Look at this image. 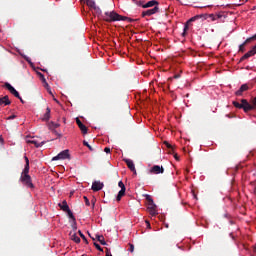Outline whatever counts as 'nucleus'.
Here are the masks:
<instances>
[{
    "label": "nucleus",
    "mask_w": 256,
    "mask_h": 256,
    "mask_svg": "<svg viewBox=\"0 0 256 256\" xmlns=\"http://www.w3.org/2000/svg\"><path fill=\"white\" fill-rule=\"evenodd\" d=\"M200 17H201L200 15H196V16H194V17H193V21H195V20L199 19Z\"/></svg>",
    "instance_id": "a19ab883"
},
{
    "label": "nucleus",
    "mask_w": 256,
    "mask_h": 256,
    "mask_svg": "<svg viewBox=\"0 0 256 256\" xmlns=\"http://www.w3.org/2000/svg\"><path fill=\"white\" fill-rule=\"evenodd\" d=\"M146 199L148 201V211L152 217H155V215H157V205H155V202H153V198H151V196L147 195Z\"/></svg>",
    "instance_id": "20e7f679"
},
{
    "label": "nucleus",
    "mask_w": 256,
    "mask_h": 256,
    "mask_svg": "<svg viewBox=\"0 0 256 256\" xmlns=\"http://www.w3.org/2000/svg\"><path fill=\"white\" fill-rule=\"evenodd\" d=\"M40 75V79L42 81V83H44L45 87H49V84L47 83V80L45 79V75H43L42 73H39Z\"/></svg>",
    "instance_id": "393cba45"
},
{
    "label": "nucleus",
    "mask_w": 256,
    "mask_h": 256,
    "mask_svg": "<svg viewBox=\"0 0 256 256\" xmlns=\"http://www.w3.org/2000/svg\"><path fill=\"white\" fill-rule=\"evenodd\" d=\"M83 199L85 201V205L89 207L91 205V202H89V198H87V196H84Z\"/></svg>",
    "instance_id": "2f4dec72"
},
{
    "label": "nucleus",
    "mask_w": 256,
    "mask_h": 256,
    "mask_svg": "<svg viewBox=\"0 0 256 256\" xmlns=\"http://www.w3.org/2000/svg\"><path fill=\"white\" fill-rule=\"evenodd\" d=\"M76 124L78 125V127H79L81 133H82L83 135H87L89 129L87 128V126H85V124H83V122H81V119L76 118Z\"/></svg>",
    "instance_id": "6e6552de"
},
{
    "label": "nucleus",
    "mask_w": 256,
    "mask_h": 256,
    "mask_svg": "<svg viewBox=\"0 0 256 256\" xmlns=\"http://www.w3.org/2000/svg\"><path fill=\"white\" fill-rule=\"evenodd\" d=\"M69 237L72 241H74V243H81V238H79V236H77L76 231H71L69 233Z\"/></svg>",
    "instance_id": "ddd939ff"
},
{
    "label": "nucleus",
    "mask_w": 256,
    "mask_h": 256,
    "mask_svg": "<svg viewBox=\"0 0 256 256\" xmlns=\"http://www.w3.org/2000/svg\"><path fill=\"white\" fill-rule=\"evenodd\" d=\"M255 81H256V78H255Z\"/></svg>",
    "instance_id": "4d7b16f0"
},
{
    "label": "nucleus",
    "mask_w": 256,
    "mask_h": 256,
    "mask_svg": "<svg viewBox=\"0 0 256 256\" xmlns=\"http://www.w3.org/2000/svg\"><path fill=\"white\" fill-rule=\"evenodd\" d=\"M54 127H55V128L59 127V124H55Z\"/></svg>",
    "instance_id": "8fccbe9b"
},
{
    "label": "nucleus",
    "mask_w": 256,
    "mask_h": 256,
    "mask_svg": "<svg viewBox=\"0 0 256 256\" xmlns=\"http://www.w3.org/2000/svg\"><path fill=\"white\" fill-rule=\"evenodd\" d=\"M118 195L120 196V197H124L125 196V190L123 189V190H120L119 192H118Z\"/></svg>",
    "instance_id": "e433bc0d"
},
{
    "label": "nucleus",
    "mask_w": 256,
    "mask_h": 256,
    "mask_svg": "<svg viewBox=\"0 0 256 256\" xmlns=\"http://www.w3.org/2000/svg\"><path fill=\"white\" fill-rule=\"evenodd\" d=\"M18 99H20L21 103H25V101L23 100V98H21V96Z\"/></svg>",
    "instance_id": "de8ad7c7"
},
{
    "label": "nucleus",
    "mask_w": 256,
    "mask_h": 256,
    "mask_svg": "<svg viewBox=\"0 0 256 256\" xmlns=\"http://www.w3.org/2000/svg\"><path fill=\"white\" fill-rule=\"evenodd\" d=\"M103 21L106 23H115V21H128V23H135V21H139V19L129 18L127 16H121L115 11L105 12L102 15Z\"/></svg>",
    "instance_id": "f257e3e1"
},
{
    "label": "nucleus",
    "mask_w": 256,
    "mask_h": 256,
    "mask_svg": "<svg viewBox=\"0 0 256 256\" xmlns=\"http://www.w3.org/2000/svg\"><path fill=\"white\" fill-rule=\"evenodd\" d=\"M11 103V100H9V96H4L0 98V107H6Z\"/></svg>",
    "instance_id": "2eb2a0df"
},
{
    "label": "nucleus",
    "mask_w": 256,
    "mask_h": 256,
    "mask_svg": "<svg viewBox=\"0 0 256 256\" xmlns=\"http://www.w3.org/2000/svg\"><path fill=\"white\" fill-rule=\"evenodd\" d=\"M241 102H242V104L239 103V102H237V101H234V102H233V105H234L236 108H238V109H244V112H246V113H248L249 111L254 110L255 107H254L253 105H251V104L247 101V99H242Z\"/></svg>",
    "instance_id": "7ed1b4c3"
},
{
    "label": "nucleus",
    "mask_w": 256,
    "mask_h": 256,
    "mask_svg": "<svg viewBox=\"0 0 256 256\" xmlns=\"http://www.w3.org/2000/svg\"><path fill=\"white\" fill-rule=\"evenodd\" d=\"M251 51L253 52V54H256V45L251 49Z\"/></svg>",
    "instance_id": "ea45409f"
},
{
    "label": "nucleus",
    "mask_w": 256,
    "mask_h": 256,
    "mask_svg": "<svg viewBox=\"0 0 256 256\" xmlns=\"http://www.w3.org/2000/svg\"><path fill=\"white\" fill-rule=\"evenodd\" d=\"M96 239L97 241H99V243H101V245H107V242H105V237H103V235H96Z\"/></svg>",
    "instance_id": "5701e85b"
},
{
    "label": "nucleus",
    "mask_w": 256,
    "mask_h": 256,
    "mask_svg": "<svg viewBox=\"0 0 256 256\" xmlns=\"http://www.w3.org/2000/svg\"><path fill=\"white\" fill-rule=\"evenodd\" d=\"M253 37H254V40H256V34H254V36H253Z\"/></svg>",
    "instance_id": "5fc2aeb1"
},
{
    "label": "nucleus",
    "mask_w": 256,
    "mask_h": 256,
    "mask_svg": "<svg viewBox=\"0 0 256 256\" xmlns=\"http://www.w3.org/2000/svg\"><path fill=\"white\" fill-rule=\"evenodd\" d=\"M252 104H253L254 106H256V96L253 98Z\"/></svg>",
    "instance_id": "79ce46f5"
},
{
    "label": "nucleus",
    "mask_w": 256,
    "mask_h": 256,
    "mask_svg": "<svg viewBox=\"0 0 256 256\" xmlns=\"http://www.w3.org/2000/svg\"><path fill=\"white\" fill-rule=\"evenodd\" d=\"M104 185L103 183L99 182V181H94L92 183V191H101V189H103Z\"/></svg>",
    "instance_id": "f8f14e48"
},
{
    "label": "nucleus",
    "mask_w": 256,
    "mask_h": 256,
    "mask_svg": "<svg viewBox=\"0 0 256 256\" xmlns=\"http://www.w3.org/2000/svg\"><path fill=\"white\" fill-rule=\"evenodd\" d=\"M155 13H159V6H155L152 9H148L142 12V17H151V15H155Z\"/></svg>",
    "instance_id": "423d86ee"
},
{
    "label": "nucleus",
    "mask_w": 256,
    "mask_h": 256,
    "mask_svg": "<svg viewBox=\"0 0 256 256\" xmlns=\"http://www.w3.org/2000/svg\"><path fill=\"white\" fill-rule=\"evenodd\" d=\"M94 246L96 247V249H97L98 251H103L101 245L97 244V242H94Z\"/></svg>",
    "instance_id": "473e14b6"
},
{
    "label": "nucleus",
    "mask_w": 256,
    "mask_h": 256,
    "mask_svg": "<svg viewBox=\"0 0 256 256\" xmlns=\"http://www.w3.org/2000/svg\"><path fill=\"white\" fill-rule=\"evenodd\" d=\"M253 251H254V253H256V247H254Z\"/></svg>",
    "instance_id": "864d4df0"
},
{
    "label": "nucleus",
    "mask_w": 256,
    "mask_h": 256,
    "mask_svg": "<svg viewBox=\"0 0 256 256\" xmlns=\"http://www.w3.org/2000/svg\"><path fill=\"white\" fill-rule=\"evenodd\" d=\"M54 101H56V103H59V100H57V99H54Z\"/></svg>",
    "instance_id": "3c124183"
},
{
    "label": "nucleus",
    "mask_w": 256,
    "mask_h": 256,
    "mask_svg": "<svg viewBox=\"0 0 256 256\" xmlns=\"http://www.w3.org/2000/svg\"><path fill=\"white\" fill-rule=\"evenodd\" d=\"M81 239H83V241H85L86 244H89V241H87V237H85V234L81 232V230L78 231Z\"/></svg>",
    "instance_id": "bb28decb"
},
{
    "label": "nucleus",
    "mask_w": 256,
    "mask_h": 256,
    "mask_svg": "<svg viewBox=\"0 0 256 256\" xmlns=\"http://www.w3.org/2000/svg\"><path fill=\"white\" fill-rule=\"evenodd\" d=\"M26 143H30L32 145H35V147L39 148V147H43V145H45V142H38L37 140L31 138L29 140H26Z\"/></svg>",
    "instance_id": "4468645a"
},
{
    "label": "nucleus",
    "mask_w": 256,
    "mask_h": 256,
    "mask_svg": "<svg viewBox=\"0 0 256 256\" xmlns=\"http://www.w3.org/2000/svg\"><path fill=\"white\" fill-rule=\"evenodd\" d=\"M253 41H255V38H254V36H251L250 38L246 39V41H244V44L247 45L248 43H251Z\"/></svg>",
    "instance_id": "c756f323"
},
{
    "label": "nucleus",
    "mask_w": 256,
    "mask_h": 256,
    "mask_svg": "<svg viewBox=\"0 0 256 256\" xmlns=\"http://www.w3.org/2000/svg\"><path fill=\"white\" fill-rule=\"evenodd\" d=\"M146 223L148 224V227H151V224L149 223V221H146Z\"/></svg>",
    "instance_id": "09e8293b"
},
{
    "label": "nucleus",
    "mask_w": 256,
    "mask_h": 256,
    "mask_svg": "<svg viewBox=\"0 0 256 256\" xmlns=\"http://www.w3.org/2000/svg\"><path fill=\"white\" fill-rule=\"evenodd\" d=\"M247 44H245V42L244 43H242V45H240L239 47H238V51H240V52H242V53H244L245 52V46H246Z\"/></svg>",
    "instance_id": "cd10ccee"
},
{
    "label": "nucleus",
    "mask_w": 256,
    "mask_h": 256,
    "mask_svg": "<svg viewBox=\"0 0 256 256\" xmlns=\"http://www.w3.org/2000/svg\"><path fill=\"white\" fill-rule=\"evenodd\" d=\"M24 159L26 164L21 173L20 181L26 187H29L30 189H34L35 185H33V181L31 180V176L29 175V158L27 156H24Z\"/></svg>",
    "instance_id": "f03ea898"
},
{
    "label": "nucleus",
    "mask_w": 256,
    "mask_h": 256,
    "mask_svg": "<svg viewBox=\"0 0 256 256\" xmlns=\"http://www.w3.org/2000/svg\"><path fill=\"white\" fill-rule=\"evenodd\" d=\"M55 135H57V137H61V134L58 133L57 131H54Z\"/></svg>",
    "instance_id": "49530a36"
},
{
    "label": "nucleus",
    "mask_w": 256,
    "mask_h": 256,
    "mask_svg": "<svg viewBox=\"0 0 256 256\" xmlns=\"http://www.w3.org/2000/svg\"><path fill=\"white\" fill-rule=\"evenodd\" d=\"M58 206L62 211H64V213H66L70 209L69 204H67L66 200H64L62 203H59Z\"/></svg>",
    "instance_id": "6ab92c4d"
},
{
    "label": "nucleus",
    "mask_w": 256,
    "mask_h": 256,
    "mask_svg": "<svg viewBox=\"0 0 256 256\" xmlns=\"http://www.w3.org/2000/svg\"><path fill=\"white\" fill-rule=\"evenodd\" d=\"M164 144L166 145L167 149H170L169 153H172L174 155V159L176 161H179V155L175 153V149L173 148V146L169 144V142H164Z\"/></svg>",
    "instance_id": "9b49d317"
},
{
    "label": "nucleus",
    "mask_w": 256,
    "mask_h": 256,
    "mask_svg": "<svg viewBox=\"0 0 256 256\" xmlns=\"http://www.w3.org/2000/svg\"><path fill=\"white\" fill-rule=\"evenodd\" d=\"M82 256H86L85 254H83Z\"/></svg>",
    "instance_id": "6e6d98bb"
},
{
    "label": "nucleus",
    "mask_w": 256,
    "mask_h": 256,
    "mask_svg": "<svg viewBox=\"0 0 256 256\" xmlns=\"http://www.w3.org/2000/svg\"><path fill=\"white\" fill-rule=\"evenodd\" d=\"M4 87H6V89H8V91L13 95L17 90L8 82H6L4 84Z\"/></svg>",
    "instance_id": "412c9836"
},
{
    "label": "nucleus",
    "mask_w": 256,
    "mask_h": 256,
    "mask_svg": "<svg viewBox=\"0 0 256 256\" xmlns=\"http://www.w3.org/2000/svg\"><path fill=\"white\" fill-rule=\"evenodd\" d=\"M77 224V222L76 223H74V226H73V231L74 232H76L77 231V226H75Z\"/></svg>",
    "instance_id": "37998d69"
},
{
    "label": "nucleus",
    "mask_w": 256,
    "mask_h": 256,
    "mask_svg": "<svg viewBox=\"0 0 256 256\" xmlns=\"http://www.w3.org/2000/svg\"><path fill=\"white\" fill-rule=\"evenodd\" d=\"M193 196H194L195 199H197V195L196 194H194Z\"/></svg>",
    "instance_id": "603ef678"
},
{
    "label": "nucleus",
    "mask_w": 256,
    "mask_h": 256,
    "mask_svg": "<svg viewBox=\"0 0 256 256\" xmlns=\"http://www.w3.org/2000/svg\"><path fill=\"white\" fill-rule=\"evenodd\" d=\"M118 187H120L121 191H123V189L124 191H126L125 184L123 183V181L118 182Z\"/></svg>",
    "instance_id": "c85d7f7f"
},
{
    "label": "nucleus",
    "mask_w": 256,
    "mask_h": 256,
    "mask_svg": "<svg viewBox=\"0 0 256 256\" xmlns=\"http://www.w3.org/2000/svg\"><path fill=\"white\" fill-rule=\"evenodd\" d=\"M129 251L130 253H133V251H135V245L129 244Z\"/></svg>",
    "instance_id": "72a5a7b5"
},
{
    "label": "nucleus",
    "mask_w": 256,
    "mask_h": 256,
    "mask_svg": "<svg viewBox=\"0 0 256 256\" xmlns=\"http://www.w3.org/2000/svg\"><path fill=\"white\" fill-rule=\"evenodd\" d=\"M155 5H159V2L157 0H152V1H149L146 4L142 5V8L149 9V7H155Z\"/></svg>",
    "instance_id": "a211bd4d"
},
{
    "label": "nucleus",
    "mask_w": 256,
    "mask_h": 256,
    "mask_svg": "<svg viewBox=\"0 0 256 256\" xmlns=\"http://www.w3.org/2000/svg\"><path fill=\"white\" fill-rule=\"evenodd\" d=\"M15 117H17L16 115H11L8 117V119H15Z\"/></svg>",
    "instance_id": "a18cd8bd"
},
{
    "label": "nucleus",
    "mask_w": 256,
    "mask_h": 256,
    "mask_svg": "<svg viewBox=\"0 0 256 256\" xmlns=\"http://www.w3.org/2000/svg\"><path fill=\"white\" fill-rule=\"evenodd\" d=\"M69 157H71V155L69 154V150H63L57 156L53 157L52 161L65 160V159H69Z\"/></svg>",
    "instance_id": "39448f33"
},
{
    "label": "nucleus",
    "mask_w": 256,
    "mask_h": 256,
    "mask_svg": "<svg viewBox=\"0 0 256 256\" xmlns=\"http://www.w3.org/2000/svg\"><path fill=\"white\" fill-rule=\"evenodd\" d=\"M104 151H105V153H111V148L106 147V148H104Z\"/></svg>",
    "instance_id": "4c0bfd02"
},
{
    "label": "nucleus",
    "mask_w": 256,
    "mask_h": 256,
    "mask_svg": "<svg viewBox=\"0 0 256 256\" xmlns=\"http://www.w3.org/2000/svg\"><path fill=\"white\" fill-rule=\"evenodd\" d=\"M123 161L126 163L128 169H130L134 175H137V170L135 169V163H133V160L125 158Z\"/></svg>",
    "instance_id": "1a4fd4ad"
},
{
    "label": "nucleus",
    "mask_w": 256,
    "mask_h": 256,
    "mask_svg": "<svg viewBox=\"0 0 256 256\" xmlns=\"http://www.w3.org/2000/svg\"><path fill=\"white\" fill-rule=\"evenodd\" d=\"M193 23V17H191L184 25V30L182 36L185 37L187 35V31H189V25Z\"/></svg>",
    "instance_id": "dca6fc26"
},
{
    "label": "nucleus",
    "mask_w": 256,
    "mask_h": 256,
    "mask_svg": "<svg viewBox=\"0 0 256 256\" xmlns=\"http://www.w3.org/2000/svg\"><path fill=\"white\" fill-rule=\"evenodd\" d=\"M121 199H122V196H120V194H118L117 197H116V200L121 201Z\"/></svg>",
    "instance_id": "58836bf2"
},
{
    "label": "nucleus",
    "mask_w": 256,
    "mask_h": 256,
    "mask_svg": "<svg viewBox=\"0 0 256 256\" xmlns=\"http://www.w3.org/2000/svg\"><path fill=\"white\" fill-rule=\"evenodd\" d=\"M86 5L91 9H94V11H101V9H99V7H97L95 4L94 0H86Z\"/></svg>",
    "instance_id": "f3484780"
},
{
    "label": "nucleus",
    "mask_w": 256,
    "mask_h": 256,
    "mask_svg": "<svg viewBox=\"0 0 256 256\" xmlns=\"http://www.w3.org/2000/svg\"><path fill=\"white\" fill-rule=\"evenodd\" d=\"M51 119V108L47 107L46 112L43 115L42 121H49Z\"/></svg>",
    "instance_id": "aec40b11"
},
{
    "label": "nucleus",
    "mask_w": 256,
    "mask_h": 256,
    "mask_svg": "<svg viewBox=\"0 0 256 256\" xmlns=\"http://www.w3.org/2000/svg\"><path fill=\"white\" fill-rule=\"evenodd\" d=\"M95 203H97V199L93 198V199L91 200L92 209H95Z\"/></svg>",
    "instance_id": "f704fd0d"
},
{
    "label": "nucleus",
    "mask_w": 256,
    "mask_h": 256,
    "mask_svg": "<svg viewBox=\"0 0 256 256\" xmlns=\"http://www.w3.org/2000/svg\"><path fill=\"white\" fill-rule=\"evenodd\" d=\"M47 88V90H48V93L50 94V95H53V92H51V90L49 89V85H48V87H46Z\"/></svg>",
    "instance_id": "c03bdc74"
},
{
    "label": "nucleus",
    "mask_w": 256,
    "mask_h": 256,
    "mask_svg": "<svg viewBox=\"0 0 256 256\" xmlns=\"http://www.w3.org/2000/svg\"><path fill=\"white\" fill-rule=\"evenodd\" d=\"M83 145L85 147H88L89 151H95V149L91 145H89V142H87L86 140L83 141Z\"/></svg>",
    "instance_id": "a878e982"
},
{
    "label": "nucleus",
    "mask_w": 256,
    "mask_h": 256,
    "mask_svg": "<svg viewBox=\"0 0 256 256\" xmlns=\"http://www.w3.org/2000/svg\"><path fill=\"white\" fill-rule=\"evenodd\" d=\"M251 56H254V53L252 52V50H250L246 54H244V56H242V58H240V62H243L244 60L250 58Z\"/></svg>",
    "instance_id": "4be33fe9"
},
{
    "label": "nucleus",
    "mask_w": 256,
    "mask_h": 256,
    "mask_svg": "<svg viewBox=\"0 0 256 256\" xmlns=\"http://www.w3.org/2000/svg\"><path fill=\"white\" fill-rule=\"evenodd\" d=\"M12 95H14V97H16L17 99H21V95H19V92L17 90Z\"/></svg>",
    "instance_id": "c9c22d12"
},
{
    "label": "nucleus",
    "mask_w": 256,
    "mask_h": 256,
    "mask_svg": "<svg viewBox=\"0 0 256 256\" xmlns=\"http://www.w3.org/2000/svg\"><path fill=\"white\" fill-rule=\"evenodd\" d=\"M132 1H133V3L138 5V7H143V5H145V4H143V1H137V0H132Z\"/></svg>",
    "instance_id": "7c9ffc66"
},
{
    "label": "nucleus",
    "mask_w": 256,
    "mask_h": 256,
    "mask_svg": "<svg viewBox=\"0 0 256 256\" xmlns=\"http://www.w3.org/2000/svg\"><path fill=\"white\" fill-rule=\"evenodd\" d=\"M249 90V86L248 84H242V86H240V89H238V91L235 92L236 97H242L243 93L247 92Z\"/></svg>",
    "instance_id": "9d476101"
},
{
    "label": "nucleus",
    "mask_w": 256,
    "mask_h": 256,
    "mask_svg": "<svg viewBox=\"0 0 256 256\" xmlns=\"http://www.w3.org/2000/svg\"><path fill=\"white\" fill-rule=\"evenodd\" d=\"M66 213L69 219H72L73 223H76L75 215H73V212L71 211V209H69Z\"/></svg>",
    "instance_id": "b1692460"
},
{
    "label": "nucleus",
    "mask_w": 256,
    "mask_h": 256,
    "mask_svg": "<svg viewBox=\"0 0 256 256\" xmlns=\"http://www.w3.org/2000/svg\"><path fill=\"white\" fill-rule=\"evenodd\" d=\"M150 173H152L153 175H159V174L165 173V169L163 168V166L154 165L150 169Z\"/></svg>",
    "instance_id": "0eeeda50"
}]
</instances>
